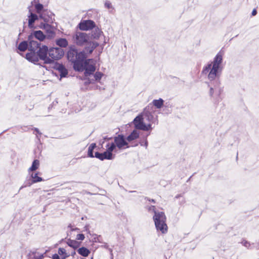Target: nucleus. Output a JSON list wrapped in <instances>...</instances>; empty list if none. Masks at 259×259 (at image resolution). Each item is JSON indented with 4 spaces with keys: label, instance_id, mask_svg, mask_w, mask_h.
<instances>
[{
    "label": "nucleus",
    "instance_id": "nucleus-17",
    "mask_svg": "<svg viewBox=\"0 0 259 259\" xmlns=\"http://www.w3.org/2000/svg\"><path fill=\"white\" fill-rule=\"evenodd\" d=\"M29 15L28 16V27L30 28L33 27L34 23L35 21L37 20L39 17V15L37 16L36 14L31 12L30 7H28Z\"/></svg>",
    "mask_w": 259,
    "mask_h": 259
},
{
    "label": "nucleus",
    "instance_id": "nucleus-48",
    "mask_svg": "<svg viewBox=\"0 0 259 259\" xmlns=\"http://www.w3.org/2000/svg\"><path fill=\"white\" fill-rule=\"evenodd\" d=\"M57 103H58L57 101V100H55V101H54V102H53L52 104L54 105H55V104H57Z\"/></svg>",
    "mask_w": 259,
    "mask_h": 259
},
{
    "label": "nucleus",
    "instance_id": "nucleus-1",
    "mask_svg": "<svg viewBox=\"0 0 259 259\" xmlns=\"http://www.w3.org/2000/svg\"><path fill=\"white\" fill-rule=\"evenodd\" d=\"M223 52L220 51L214 57L213 61L204 66L202 70V74H208V81L207 83L210 88V96L214 93L220 96L223 92L220 80V74L223 70Z\"/></svg>",
    "mask_w": 259,
    "mask_h": 259
},
{
    "label": "nucleus",
    "instance_id": "nucleus-28",
    "mask_svg": "<svg viewBox=\"0 0 259 259\" xmlns=\"http://www.w3.org/2000/svg\"><path fill=\"white\" fill-rule=\"evenodd\" d=\"M96 147V143H92L88 148V155L90 157H94L95 155H93V151Z\"/></svg>",
    "mask_w": 259,
    "mask_h": 259
},
{
    "label": "nucleus",
    "instance_id": "nucleus-47",
    "mask_svg": "<svg viewBox=\"0 0 259 259\" xmlns=\"http://www.w3.org/2000/svg\"><path fill=\"white\" fill-rule=\"evenodd\" d=\"M76 254V252L75 251H73L71 252V255L73 257L74 256V255H75Z\"/></svg>",
    "mask_w": 259,
    "mask_h": 259
},
{
    "label": "nucleus",
    "instance_id": "nucleus-15",
    "mask_svg": "<svg viewBox=\"0 0 259 259\" xmlns=\"http://www.w3.org/2000/svg\"><path fill=\"white\" fill-rule=\"evenodd\" d=\"M31 179H29L28 180H26L23 186H22L20 189L23 187H25L27 186H30L33 183L39 182L42 181V179L41 177L38 176L37 173L32 174L31 176Z\"/></svg>",
    "mask_w": 259,
    "mask_h": 259
},
{
    "label": "nucleus",
    "instance_id": "nucleus-8",
    "mask_svg": "<svg viewBox=\"0 0 259 259\" xmlns=\"http://www.w3.org/2000/svg\"><path fill=\"white\" fill-rule=\"evenodd\" d=\"M91 61V59H84V60H83V61L81 62L82 66V69L75 71L78 72L84 71V74L86 77L92 74L95 71L96 67L94 65L90 63Z\"/></svg>",
    "mask_w": 259,
    "mask_h": 259
},
{
    "label": "nucleus",
    "instance_id": "nucleus-43",
    "mask_svg": "<svg viewBox=\"0 0 259 259\" xmlns=\"http://www.w3.org/2000/svg\"><path fill=\"white\" fill-rule=\"evenodd\" d=\"M102 247H104V248H105L106 249H107L108 250V248H110L109 247V245L106 243H104V244L103 245H102Z\"/></svg>",
    "mask_w": 259,
    "mask_h": 259
},
{
    "label": "nucleus",
    "instance_id": "nucleus-51",
    "mask_svg": "<svg viewBox=\"0 0 259 259\" xmlns=\"http://www.w3.org/2000/svg\"><path fill=\"white\" fill-rule=\"evenodd\" d=\"M181 195H178L176 197V198H178L179 197V196H180Z\"/></svg>",
    "mask_w": 259,
    "mask_h": 259
},
{
    "label": "nucleus",
    "instance_id": "nucleus-20",
    "mask_svg": "<svg viewBox=\"0 0 259 259\" xmlns=\"http://www.w3.org/2000/svg\"><path fill=\"white\" fill-rule=\"evenodd\" d=\"M34 6L35 10L36 13L39 15L46 9H44L43 5L40 3L39 1H36V2H31V6Z\"/></svg>",
    "mask_w": 259,
    "mask_h": 259
},
{
    "label": "nucleus",
    "instance_id": "nucleus-42",
    "mask_svg": "<svg viewBox=\"0 0 259 259\" xmlns=\"http://www.w3.org/2000/svg\"><path fill=\"white\" fill-rule=\"evenodd\" d=\"M108 250L110 252V258L111 259H113V250L112 248H108Z\"/></svg>",
    "mask_w": 259,
    "mask_h": 259
},
{
    "label": "nucleus",
    "instance_id": "nucleus-36",
    "mask_svg": "<svg viewBox=\"0 0 259 259\" xmlns=\"http://www.w3.org/2000/svg\"><path fill=\"white\" fill-rule=\"evenodd\" d=\"M101 31L99 28L95 29V32L93 35L94 38L99 37L101 34Z\"/></svg>",
    "mask_w": 259,
    "mask_h": 259
},
{
    "label": "nucleus",
    "instance_id": "nucleus-19",
    "mask_svg": "<svg viewBox=\"0 0 259 259\" xmlns=\"http://www.w3.org/2000/svg\"><path fill=\"white\" fill-rule=\"evenodd\" d=\"M85 51L91 54L93 51L99 45L98 42L96 41H89L86 44Z\"/></svg>",
    "mask_w": 259,
    "mask_h": 259
},
{
    "label": "nucleus",
    "instance_id": "nucleus-38",
    "mask_svg": "<svg viewBox=\"0 0 259 259\" xmlns=\"http://www.w3.org/2000/svg\"><path fill=\"white\" fill-rule=\"evenodd\" d=\"M44 257V254H39L37 252L34 259H42Z\"/></svg>",
    "mask_w": 259,
    "mask_h": 259
},
{
    "label": "nucleus",
    "instance_id": "nucleus-2",
    "mask_svg": "<svg viewBox=\"0 0 259 259\" xmlns=\"http://www.w3.org/2000/svg\"><path fill=\"white\" fill-rule=\"evenodd\" d=\"M67 57L68 60L73 64L74 70L82 69L81 62L87 58L84 51L78 52L74 46H71L67 52Z\"/></svg>",
    "mask_w": 259,
    "mask_h": 259
},
{
    "label": "nucleus",
    "instance_id": "nucleus-33",
    "mask_svg": "<svg viewBox=\"0 0 259 259\" xmlns=\"http://www.w3.org/2000/svg\"><path fill=\"white\" fill-rule=\"evenodd\" d=\"M103 76V73H102L101 72H99V71L96 72L94 75V77L95 78V81H99Z\"/></svg>",
    "mask_w": 259,
    "mask_h": 259
},
{
    "label": "nucleus",
    "instance_id": "nucleus-6",
    "mask_svg": "<svg viewBox=\"0 0 259 259\" xmlns=\"http://www.w3.org/2000/svg\"><path fill=\"white\" fill-rule=\"evenodd\" d=\"M108 144H113L119 150L128 148L130 146L126 141V138L122 134H119L114 137V142L108 143Z\"/></svg>",
    "mask_w": 259,
    "mask_h": 259
},
{
    "label": "nucleus",
    "instance_id": "nucleus-32",
    "mask_svg": "<svg viewBox=\"0 0 259 259\" xmlns=\"http://www.w3.org/2000/svg\"><path fill=\"white\" fill-rule=\"evenodd\" d=\"M36 253V250H30L27 255V259H34Z\"/></svg>",
    "mask_w": 259,
    "mask_h": 259
},
{
    "label": "nucleus",
    "instance_id": "nucleus-3",
    "mask_svg": "<svg viewBox=\"0 0 259 259\" xmlns=\"http://www.w3.org/2000/svg\"><path fill=\"white\" fill-rule=\"evenodd\" d=\"M153 218L156 229L162 233L166 232L167 226L166 224V217L164 213L162 211L155 212Z\"/></svg>",
    "mask_w": 259,
    "mask_h": 259
},
{
    "label": "nucleus",
    "instance_id": "nucleus-50",
    "mask_svg": "<svg viewBox=\"0 0 259 259\" xmlns=\"http://www.w3.org/2000/svg\"><path fill=\"white\" fill-rule=\"evenodd\" d=\"M36 1H39V0H33L32 2H36Z\"/></svg>",
    "mask_w": 259,
    "mask_h": 259
},
{
    "label": "nucleus",
    "instance_id": "nucleus-4",
    "mask_svg": "<svg viewBox=\"0 0 259 259\" xmlns=\"http://www.w3.org/2000/svg\"><path fill=\"white\" fill-rule=\"evenodd\" d=\"M107 148L106 151L103 153H100L96 152L95 153V157L99 159L100 160H104L105 159L112 160L114 158V156L112 152L115 149V146L113 144H107L106 145Z\"/></svg>",
    "mask_w": 259,
    "mask_h": 259
},
{
    "label": "nucleus",
    "instance_id": "nucleus-49",
    "mask_svg": "<svg viewBox=\"0 0 259 259\" xmlns=\"http://www.w3.org/2000/svg\"><path fill=\"white\" fill-rule=\"evenodd\" d=\"M144 145L146 147H147V146H148V142L147 141L145 142Z\"/></svg>",
    "mask_w": 259,
    "mask_h": 259
},
{
    "label": "nucleus",
    "instance_id": "nucleus-39",
    "mask_svg": "<svg viewBox=\"0 0 259 259\" xmlns=\"http://www.w3.org/2000/svg\"><path fill=\"white\" fill-rule=\"evenodd\" d=\"M105 7L107 9H110L112 8L111 3L109 1H106L105 3Z\"/></svg>",
    "mask_w": 259,
    "mask_h": 259
},
{
    "label": "nucleus",
    "instance_id": "nucleus-21",
    "mask_svg": "<svg viewBox=\"0 0 259 259\" xmlns=\"http://www.w3.org/2000/svg\"><path fill=\"white\" fill-rule=\"evenodd\" d=\"M31 34L33 35V38H35L40 41H43L46 38V35L41 30L34 31Z\"/></svg>",
    "mask_w": 259,
    "mask_h": 259
},
{
    "label": "nucleus",
    "instance_id": "nucleus-40",
    "mask_svg": "<svg viewBox=\"0 0 259 259\" xmlns=\"http://www.w3.org/2000/svg\"><path fill=\"white\" fill-rule=\"evenodd\" d=\"M242 243L243 244V245L244 246H245V247H247V248H248V247H249V246L250 245L248 241H246V240H244V241H242Z\"/></svg>",
    "mask_w": 259,
    "mask_h": 259
},
{
    "label": "nucleus",
    "instance_id": "nucleus-44",
    "mask_svg": "<svg viewBox=\"0 0 259 259\" xmlns=\"http://www.w3.org/2000/svg\"><path fill=\"white\" fill-rule=\"evenodd\" d=\"M256 14H257L256 10L255 9H253L251 13L252 16H255L256 15Z\"/></svg>",
    "mask_w": 259,
    "mask_h": 259
},
{
    "label": "nucleus",
    "instance_id": "nucleus-14",
    "mask_svg": "<svg viewBox=\"0 0 259 259\" xmlns=\"http://www.w3.org/2000/svg\"><path fill=\"white\" fill-rule=\"evenodd\" d=\"M95 27V22L91 20L81 21L78 24V27L81 30H88Z\"/></svg>",
    "mask_w": 259,
    "mask_h": 259
},
{
    "label": "nucleus",
    "instance_id": "nucleus-31",
    "mask_svg": "<svg viewBox=\"0 0 259 259\" xmlns=\"http://www.w3.org/2000/svg\"><path fill=\"white\" fill-rule=\"evenodd\" d=\"M46 32H47V35H46V38H47L48 39H52V38H54L55 36V32L51 28L50 29H49V30H48L47 31H46Z\"/></svg>",
    "mask_w": 259,
    "mask_h": 259
},
{
    "label": "nucleus",
    "instance_id": "nucleus-27",
    "mask_svg": "<svg viewBox=\"0 0 259 259\" xmlns=\"http://www.w3.org/2000/svg\"><path fill=\"white\" fill-rule=\"evenodd\" d=\"M77 252L80 255L84 257L88 256L91 252L90 250L85 247L78 248Z\"/></svg>",
    "mask_w": 259,
    "mask_h": 259
},
{
    "label": "nucleus",
    "instance_id": "nucleus-25",
    "mask_svg": "<svg viewBox=\"0 0 259 259\" xmlns=\"http://www.w3.org/2000/svg\"><path fill=\"white\" fill-rule=\"evenodd\" d=\"M139 136V134L136 130H134L130 135H128L126 138L127 142H131L136 139H137Z\"/></svg>",
    "mask_w": 259,
    "mask_h": 259
},
{
    "label": "nucleus",
    "instance_id": "nucleus-34",
    "mask_svg": "<svg viewBox=\"0 0 259 259\" xmlns=\"http://www.w3.org/2000/svg\"><path fill=\"white\" fill-rule=\"evenodd\" d=\"M41 25L42 26L41 27L45 29L46 31H47L51 28V25L49 24L48 23H41Z\"/></svg>",
    "mask_w": 259,
    "mask_h": 259
},
{
    "label": "nucleus",
    "instance_id": "nucleus-30",
    "mask_svg": "<svg viewBox=\"0 0 259 259\" xmlns=\"http://www.w3.org/2000/svg\"><path fill=\"white\" fill-rule=\"evenodd\" d=\"M58 254L61 255H63V256H62V259H65L66 258H67V257H68L69 256V255H68L66 253L65 249L63 248H59Z\"/></svg>",
    "mask_w": 259,
    "mask_h": 259
},
{
    "label": "nucleus",
    "instance_id": "nucleus-35",
    "mask_svg": "<svg viewBox=\"0 0 259 259\" xmlns=\"http://www.w3.org/2000/svg\"><path fill=\"white\" fill-rule=\"evenodd\" d=\"M35 132H36V137L38 139V141H40V137L41 135V133L39 131L37 128L34 127L33 129Z\"/></svg>",
    "mask_w": 259,
    "mask_h": 259
},
{
    "label": "nucleus",
    "instance_id": "nucleus-53",
    "mask_svg": "<svg viewBox=\"0 0 259 259\" xmlns=\"http://www.w3.org/2000/svg\"><path fill=\"white\" fill-rule=\"evenodd\" d=\"M91 259H93V257Z\"/></svg>",
    "mask_w": 259,
    "mask_h": 259
},
{
    "label": "nucleus",
    "instance_id": "nucleus-23",
    "mask_svg": "<svg viewBox=\"0 0 259 259\" xmlns=\"http://www.w3.org/2000/svg\"><path fill=\"white\" fill-rule=\"evenodd\" d=\"M66 243L69 246L73 248L74 249H77L80 245V242L74 240H71L70 239H68Z\"/></svg>",
    "mask_w": 259,
    "mask_h": 259
},
{
    "label": "nucleus",
    "instance_id": "nucleus-16",
    "mask_svg": "<svg viewBox=\"0 0 259 259\" xmlns=\"http://www.w3.org/2000/svg\"><path fill=\"white\" fill-rule=\"evenodd\" d=\"M54 69L59 71L61 78L65 77L68 73V70L62 64L56 63Z\"/></svg>",
    "mask_w": 259,
    "mask_h": 259
},
{
    "label": "nucleus",
    "instance_id": "nucleus-18",
    "mask_svg": "<svg viewBox=\"0 0 259 259\" xmlns=\"http://www.w3.org/2000/svg\"><path fill=\"white\" fill-rule=\"evenodd\" d=\"M26 59L29 62L33 63L35 64H36L39 61V60H40L39 56L36 52H30V53H27L26 54Z\"/></svg>",
    "mask_w": 259,
    "mask_h": 259
},
{
    "label": "nucleus",
    "instance_id": "nucleus-26",
    "mask_svg": "<svg viewBox=\"0 0 259 259\" xmlns=\"http://www.w3.org/2000/svg\"><path fill=\"white\" fill-rule=\"evenodd\" d=\"M18 49L21 52H24L27 49L29 50L28 41L24 40L21 42L18 47Z\"/></svg>",
    "mask_w": 259,
    "mask_h": 259
},
{
    "label": "nucleus",
    "instance_id": "nucleus-52",
    "mask_svg": "<svg viewBox=\"0 0 259 259\" xmlns=\"http://www.w3.org/2000/svg\"><path fill=\"white\" fill-rule=\"evenodd\" d=\"M88 194H93L89 192Z\"/></svg>",
    "mask_w": 259,
    "mask_h": 259
},
{
    "label": "nucleus",
    "instance_id": "nucleus-7",
    "mask_svg": "<svg viewBox=\"0 0 259 259\" xmlns=\"http://www.w3.org/2000/svg\"><path fill=\"white\" fill-rule=\"evenodd\" d=\"M155 113V110L154 109V107L152 105V104H149L148 106H147L142 113V115L146 121H148L150 123H154L156 120V118L154 117V114Z\"/></svg>",
    "mask_w": 259,
    "mask_h": 259
},
{
    "label": "nucleus",
    "instance_id": "nucleus-5",
    "mask_svg": "<svg viewBox=\"0 0 259 259\" xmlns=\"http://www.w3.org/2000/svg\"><path fill=\"white\" fill-rule=\"evenodd\" d=\"M74 42L78 46L85 45L88 42L90 36L85 32L76 31L72 36Z\"/></svg>",
    "mask_w": 259,
    "mask_h": 259
},
{
    "label": "nucleus",
    "instance_id": "nucleus-41",
    "mask_svg": "<svg viewBox=\"0 0 259 259\" xmlns=\"http://www.w3.org/2000/svg\"><path fill=\"white\" fill-rule=\"evenodd\" d=\"M149 211H152L154 213H155V212H157L156 210V209H155V207L154 206H151L149 207Z\"/></svg>",
    "mask_w": 259,
    "mask_h": 259
},
{
    "label": "nucleus",
    "instance_id": "nucleus-9",
    "mask_svg": "<svg viewBox=\"0 0 259 259\" xmlns=\"http://www.w3.org/2000/svg\"><path fill=\"white\" fill-rule=\"evenodd\" d=\"M40 60L44 61L45 64H52L53 60L47 55H49V49L47 46L43 45L36 51Z\"/></svg>",
    "mask_w": 259,
    "mask_h": 259
},
{
    "label": "nucleus",
    "instance_id": "nucleus-45",
    "mask_svg": "<svg viewBox=\"0 0 259 259\" xmlns=\"http://www.w3.org/2000/svg\"><path fill=\"white\" fill-rule=\"evenodd\" d=\"M112 139V137H108L107 136H106L105 137H104V140H107V141H109V140H110Z\"/></svg>",
    "mask_w": 259,
    "mask_h": 259
},
{
    "label": "nucleus",
    "instance_id": "nucleus-13",
    "mask_svg": "<svg viewBox=\"0 0 259 259\" xmlns=\"http://www.w3.org/2000/svg\"><path fill=\"white\" fill-rule=\"evenodd\" d=\"M28 41L29 51L30 52H36L40 47V42L33 40V36L32 34H30L28 36Z\"/></svg>",
    "mask_w": 259,
    "mask_h": 259
},
{
    "label": "nucleus",
    "instance_id": "nucleus-37",
    "mask_svg": "<svg viewBox=\"0 0 259 259\" xmlns=\"http://www.w3.org/2000/svg\"><path fill=\"white\" fill-rule=\"evenodd\" d=\"M84 239V235L83 234H78L76 236V239L78 240H83Z\"/></svg>",
    "mask_w": 259,
    "mask_h": 259
},
{
    "label": "nucleus",
    "instance_id": "nucleus-22",
    "mask_svg": "<svg viewBox=\"0 0 259 259\" xmlns=\"http://www.w3.org/2000/svg\"><path fill=\"white\" fill-rule=\"evenodd\" d=\"M151 104H152L153 107L155 106L157 109H160L163 105L164 100L161 98L158 100L155 99L152 101Z\"/></svg>",
    "mask_w": 259,
    "mask_h": 259
},
{
    "label": "nucleus",
    "instance_id": "nucleus-46",
    "mask_svg": "<svg viewBox=\"0 0 259 259\" xmlns=\"http://www.w3.org/2000/svg\"><path fill=\"white\" fill-rule=\"evenodd\" d=\"M145 199H147L148 200H149L150 202H152L153 203H155V199H148V198L146 197Z\"/></svg>",
    "mask_w": 259,
    "mask_h": 259
},
{
    "label": "nucleus",
    "instance_id": "nucleus-29",
    "mask_svg": "<svg viewBox=\"0 0 259 259\" xmlns=\"http://www.w3.org/2000/svg\"><path fill=\"white\" fill-rule=\"evenodd\" d=\"M39 165V161L37 159H35L32 162L31 166L29 168V171H34L36 170Z\"/></svg>",
    "mask_w": 259,
    "mask_h": 259
},
{
    "label": "nucleus",
    "instance_id": "nucleus-11",
    "mask_svg": "<svg viewBox=\"0 0 259 259\" xmlns=\"http://www.w3.org/2000/svg\"><path fill=\"white\" fill-rule=\"evenodd\" d=\"M64 55V51L61 48H51L49 49V57L54 60L60 59Z\"/></svg>",
    "mask_w": 259,
    "mask_h": 259
},
{
    "label": "nucleus",
    "instance_id": "nucleus-12",
    "mask_svg": "<svg viewBox=\"0 0 259 259\" xmlns=\"http://www.w3.org/2000/svg\"><path fill=\"white\" fill-rule=\"evenodd\" d=\"M39 17L42 19L44 22L48 23H52L55 20L54 14L48 9H46L40 14Z\"/></svg>",
    "mask_w": 259,
    "mask_h": 259
},
{
    "label": "nucleus",
    "instance_id": "nucleus-24",
    "mask_svg": "<svg viewBox=\"0 0 259 259\" xmlns=\"http://www.w3.org/2000/svg\"><path fill=\"white\" fill-rule=\"evenodd\" d=\"M56 44L61 48H66L68 45L67 39L63 38H60L56 39Z\"/></svg>",
    "mask_w": 259,
    "mask_h": 259
},
{
    "label": "nucleus",
    "instance_id": "nucleus-10",
    "mask_svg": "<svg viewBox=\"0 0 259 259\" xmlns=\"http://www.w3.org/2000/svg\"><path fill=\"white\" fill-rule=\"evenodd\" d=\"M133 122L137 129L143 130L144 131H148L152 129L151 123L146 124L144 122V118L142 114L137 116L134 119Z\"/></svg>",
    "mask_w": 259,
    "mask_h": 259
}]
</instances>
